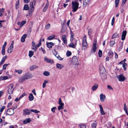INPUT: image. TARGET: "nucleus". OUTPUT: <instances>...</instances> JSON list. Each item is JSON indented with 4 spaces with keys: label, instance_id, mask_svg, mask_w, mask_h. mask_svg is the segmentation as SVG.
Wrapping results in <instances>:
<instances>
[{
    "label": "nucleus",
    "instance_id": "f257e3e1",
    "mask_svg": "<svg viewBox=\"0 0 128 128\" xmlns=\"http://www.w3.org/2000/svg\"><path fill=\"white\" fill-rule=\"evenodd\" d=\"M32 77V74H26L19 78V82H20L22 83L28 79L31 78Z\"/></svg>",
    "mask_w": 128,
    "mask_h": 128
},
{
    "label": "nucleus",
    "instance_id": "f03ea898",
    "mask_svg": "<svg viewBox=\"0 0 128 128\" xmlns=\"http://www.w3.org/2000/svg\"><path fill=\"white\" fill-rule=\"evenodd\" d=\"M36 3V1L35 0H33L32 2H31L30 3V7L29 8L28 14L29 16H32V12L34 10V6L35 5Z\"/></svg>",
    "mask_w": 128,
    "mask_h": 128
},
{
    "label": "nucleus",
    "instance_id": "7ed1b4c3",
    "mask_svg": "<svg viewBox=\"0 0 128 128\" xmlns=\"http://www.w3.org/2000/svg\"><path fill=\"white\" fill-rule=\"evenodd\" d=\"M71 64L75 69L78 68V62L76 56H74L73 57L72 60Z\"/></svg>",
    "mask_w": 128,
    "mask_h": 128
},
{
    "label": "nucleus",
    "instance_id": "20e7f679",
    "mask_svg": "<svg viewBox=\"0 0 128 128\" xmlns=\"http://www.w3.org/2000/svg\"><path fill=\"white\" fill-rule=\"evenodd\" d=\"M76 1H73L72 2V9L73 12H76L78 8L79 4Z\"/></svg>",
    "mask_w": 128,
    "mask_h": 128
},
{
    "label": "nucleus",
    "instance_id": "39448f33",
    "mask_svg": "<svg viewBox=\"0 0 128 128\" xmlns=\"http://www.w3.org/2000/svg\"><path fill=\"white\" fill-rule=\"evenodd\" d=\"M86 36H84L82 40V50H85L88 47V44L86 40Z\"/></svg>",
    "mask_w": 128,
    "mask_h": 128
},
{
    "label": "nucleus",
    "instance_id": "423d86ee",
    "mask_svg": "<svg viewBox=\"0 0 128 128\" xmlns=\"http://www.w3.org/2000/svg\"><path fill=\"white\" fill-rule=\"evenodd\" d=\"M6 116L10 115L11 116L14 113V111L12 108H9L5 112Z\"/></svg>",
    "mask_w": 128,
    "mask_h": 128
},
{
    "label": "nucleus",
    "instance_id": "0eeeda50",
    "mask_svg": "<svg viewBox=\"0 0 128 128\" xmlns=\"http://www.w3.org/2000/svg\"><path fill=\"white\" fill-rule=\"evenodd\" d=\"M14 85L13 84H10L8 86V94H12L14 88H13Z\"/></svg>",
    "mask_w": 128,
    "mask_h": 128
},
{
    "label": "nucleus",
    "instance_id": "6e6552de",
    "mask_svg": "<svg viewBox=\"0 0 128 128\" xmlns=\"http://www.w3.org/2000/svg\"><path fill=\"white\" fill-rule=\"evenodd\" d=\"M97 40L96 39H95L94 41L92 46L91 50V52H92L93 51L94 52H95L96 50L97 47H96Z\"/></svg>",
    "mask_w": 128,
    "mask_h": 128
},
{
    "label": "nucleus",
    "instance_id": "1a4fd4ad",
    "mask_svg": "<svg viewBox=\"0 0 128 128\" xmlns=\"http://www.w3.org/2000/svg\"><path fill=\"white\" fill-rule=\"evenodd\" d=\"M58 104L60 105L58 107V109L59 110L62 109H63L64 104L62 102V101L61 98H60L59 99Z\"/></svg>",
    "mask_w": 128,
    "mask_h": 128
},
{
    "label": "nucleus",
    "instance_id": "9d476101",
    "mask_svg": "<svg viewBox=\"0 0 128 128\" xmlns=\"http://www.w3.org/2000/svg\"><path fill=\"white\" fill-rule=\"evenodd\" d=\"M117 77L119 81L123 82L125 80V77L123 76L122 74H120L117 76Z\"/></svg>",
    "mask_w": 128,
    "mask_h": 128
},
{
    "label": "nucleus",
    "instance_id": "9b49d317",
    "mask_svg": "<svg viewBox=\"0 0 128 128\" xmlns=\"http://www.w3.org/2000/svg\"><path fill=\"white\" fill-rule=\"evenodd\" d=\"M127 31L126 30L123 31L122 35L121 40H124L126 38V35Z\"/></svg>",
    "mask_w": 128,
    "mask_h": 128
},
{
    "label": "nucleus",
    "instance_id": "f8f14e48",
    "mask_svg": "<svg viewBox=\"0 0 128 128\" xmlns=\"http://www.w3.org/2000/svg\"><path fill=\"white\" fill-rule=\"evenodd\" d=\"M100 108V111L101 114L102 115H104L106 114V113L104 112L102 107L101 105L100 104L99 105Z\"/></svg>",
    "mask_w": 128,
    "mask_h": 128
},
{
    "label": "nucleus",
    "instance_id": "ddd939ff",
    "mask_svg": "<svg viewBox=\"0 0 128 128\" xmlns=\"http://www.w3.org/2000/svg\"><path fill=\"white\" fill-rule=\"evenodd\" d=\"M90 0H83V5L84 7H86L87 6Z\"/></svg>",
    "mask_w": 128,
    "mask_h": 128
},
{
    "label": "nucleus",
    "instance_id": "4468645a",
    "mask_svg": "<svg viewBox=\"0 0 128 128\" xmlns=\"http://www.w3.org/2000/svg\"><path fill=\"white\" fill-rule=\"evenodd\" d=\"M44 60L45 61L47 62H48L50 63H54L53 61L50 59L46 57H45L44 58Z\"/></svg>",
    "mask_w": 128,
    "mask_h": 128
},
{
    "label": "nucleus",
    "instance_id": "2eb2a0df",
    "mask_svg": "<svg viewBox=\"0 0 128 128\" xmlns=\"http://www.w3.org/2000/svg\"><path fill=\"white\" fill-rule=\"evenodd\" d=\"M98 86V84H95L92 88V89L93 91L96 90Z\"/></svg>",
    "mask_w": 128,
    "mask_h": 128
},
{
    "label": "nucleus",
    "instance_id": "dca6fc26",
    "mask_svg": "<svg viewBox=\"0 0 128 128\" xmlns=\"http://www.w3.org/2000/svg\"><path fill=\"white\" fill-rule=\"evenodd\" d=\"M30 113L29 110L28 109H25L23 110V114L24 116L29 114Z\"/></svg>",
    "mask_w": 128,
    "mask_h": 128
},
{
    "label": "nucleus",
    "instance_id": "f3484780",
    "mask_svg": "<svg viewBox=\"0 0 128 128\" xmlns=\"http://www.w3.org/2000/svg\"><path fill=\"white\" fill-rule=\"evenodd\" d=\"M100 76L102 78L103 80H104L106 78V75L104 73H100Z\"/></svg>",
    "mask_w": 128,
    "mask_h": 128
},
{
    "label": "nucleus",
    "instance_id": "a211bd4d",
    "mask_svg": "<svg viewBox=\"0 0 128 128\" xmlns=\"http://www.w3.org/2000/svg\"><path fill=\"white\" fill-rule=\"evenodd\" d=\"M100 100L101 102H103L105 99L106 97L104 95L101 94L100 95Z\"/></svg>",
    "mask_w": 128,
    "mask_h": 128
},
{
    "label": "nucleus",
    "instance_id": "6ab92c4d",
    "mask_svg": "<svg viewBox=\"0 0 128 128\" xmlns=\"http://www.w3.org/2000/svg\"><path fill=\"white\" fill-rule=\"evenodd\" d=\"M38 68V66L36 65H34L31 66L30 68V70L32 71L35 69Z\"/></svg>",
    "mask_w": 128,
    "mask_h": 128
},
{
    "label": "nucleus",
    "instance_id": "aec40b11",
    "mask_svg": "<svg viewBox=\"0 0 128 128\" xmlns=\"http://www.w3.org/2000/svg\"><path fill=\"white\" fill-rule=\"evenodd\" d=\"M34 98L33 94L32 93L30 94L28 96L29 100L30 101H32L34 100Z\"/></svg>",
    "mask_w": 128,
    "mask_h": 128
},
{
    "label": "nucleus",
    "instance_id": "412c9836",
    "mask_svg": "<svg viewBox=\"0 0 128 128\" xmlns=\"http://www.w3.org/2000/svg\"><path fill=\"white\" fill-rule=\"evenodd\" d=\"M62 40L63 41L64 43L65 44H67V42L65 35H63L62 36Z\"/></svg>",
    "mask_w": 128,
    "mask_h": 128
},
{
    "label": "nucleus",
    "instance_id": "4be33fe9",
    "mask_svg": "<svg viewBox=\"0 0 128 128\" xmlns=\"http://www.w3.org/2000/svg\"><path fill=\"white\" fill-rule=\"evenodd\" d=\"M27 36V35L26 34H24L22 36L21 39V41L22 42H24L25 41V38Z\"/></svg>",
    "mask_w": 128,
    "mask_h": 128
},
{
    "label": "nucleus",
    "instance_id": "5701e85b",
    "mask_svg": "<svg viewBox=\"0 0 128 128\" xmlns=\"http://www.w3.org/2000/svg\"><path fill=\"white\" fill-rule=\"evenodd\" d=\"M118 34L117 33H115L112 35V39H113L115 38H118Z\"/></svg>",
    "mask_w": 128,
    "mask_h": 128
},
{
    "label": "nucleus",
    "instance_id": "b1692460",
    "mask_svg": "<svg viewBox=\"0 0 128 128\" xmlns=\"http://www.w3.org/2000/svg\"><path fill=\"white\" fill-rule=\"evenodd\" d=\"M8 77L7 76H3L0 77V80H4L8 79Z\"/></svg>",
    "mask_w": 128,
    "mask_h": 128
},
{
    "label": "nucleus",
    "instance_id": "393cba45",
    "mask_svg": "<svg viewBox=\"0 0 128 128\" xmlns=\"http://www.w3.org/2000/svg\"><path fill=\"white\" fill-rule=\"evenodd\" d=\"M63 67V65L59 64H56V67L57 68L60 69L62 68Z\"/></svg>",
    "mask_w": 128,
    "mask_h": 128
},
{
    "label": "nucleus",
    "instance_id": "a878e982",
    "mask_svg": "<svg viewBox=\"0 0 128 128\" xmlns=\"http://www.w3.org/2000/svg\"><path fill=\"white\" fill-rule=\"evenodd\" d=\"M46 44L48 48H51L54 45L53 43L52 42H50L46 43Z\"/></svg>",
    "mask_w": 128,
    "mask_h": 128
},
{
    "label": "nucleus",
    "instance_id": "bb28decb",
    "mask_svg": "<svg viewBox=\"0 0 128 128\" xmlns=\"http://www.w3.org/2000/svg\"><path fill=\"white\" fill-rule=\"evenodd\" d=\"M31 121L30 118H27L24 121V124H26L27 123H30Z\"/></svg>",
    "mask_w": 128,
    "mask_h": 128
},
{
    "label": "nucleus",
    "instance_id": "cd10ccee",
    "mask_svg": "<svg viewBox=\"0 0 128 128\" xmlns=\"http://www.w3.org/2000/svg\"><path fill=\"white\" fill-rule=\"evenodd\" d=\"M55 37V36L54 35H52L50 36L47 38V40H51L54 39Z\"/></svg>",
    "mask_w": 128,
    "mask_h": 128
},
{
    "label": "nucleus",
    "instance_id": "c85d7f7f",
    "mask_svg": "<svg viewBox=\"0 0 128 128\" xmlns=\"http://www.w3.org/2000/svg\"><path fill=\"white\" fill-rule=\"evenodd\" d=\"M13 48V46H10L9 48H8V53H11L12 51Z\"/></svg>",
    "mask_w": 128,
    "mask_h": 128
},
{
    "label": "nucleus",
    "instance_id": "c756f323",
    "mask_svg": "<svg viewBox=\"0 0 128 128\" xmlns=\"http://www.w3.org/2000/svg\"><path fill=\"white\" fill-rule=\"evenodd\" d=\"M119 47L118 48L119 50H120L122 48L123 46V42H119Z\"/></svg>",
    "mask_w": 128,
    "mask_h": 128
},
{
    "label": "nucleus",
    "instance_id": "7c9ffc66",
    "mask_svg": "<svg viewBox=\"0 0 128 128\" xmlns=\"http://www.w3.org/2000/svg\"><path fill=\"white\" fill-rule=\"evenodd\" d=\"M29 8L28 4H25L24 5V10H28L29 9Z\"/></svg>",
    "mask_w": 128,
    "mask_h": 128
},
{
    "label": "nucleus",
    "instance_id": "2f4dec72",
    "mask_svg": "<svg viewBox=\"0 0 128 128\" xmlns=\"http://www.w3.org/2000/svg\"><path fill=\"white\" fill-rule=\"evenodd\" d=\"M48 6V4H46V5H45L44 7L43 10V11L44 12H45L47 9Z\"/></svg>",
    "mask_w": 128,
    "mask_h": 128
},
{
    "label": "nucleus",
    "instance_id": "473e14b6",
    "mask_svg": "<svg viewBox=\"0 0 128 128\" xmlns=\"http://www.w3.org/2000/svg\"><path fill=\"white\" fill-rule=\"evenodd\" d=\"M43 75L45 76H48L50 74V72L48 71H45L43 74Z\"/></svg>",
    "mask_w": 128,
    "mask_h": 128
},
{
    "label": "nucleus",
    "instance_id": "72a5a7b5",
    "mask_svg": "<svg viewBox=\"0 0 128 128\" xmlns=\"http://www.w3.org/2000/svg\"><path fill=\"white\" fill-rule=\"evenodd\" d=\"M42 40V39H40L39 40L38 44L36 45L35 47H36V48L39 47L41 45V44Z\"/></svg>",
    "mask_w": 128,
    "mask_h": 128
},
{
    "label": "nucleus",
    "instance_id": "f704fd0d",
    "mask_svg": "<svg viewBox=\"0 0 128 128\" xmlns=\"http://www.w3.org/2000/svg\"><path fill=\"white\" fill-rule=\"evenodd\" d=\"M108 56L110 57H112L113 56V52L111 50H110L108 52Z\"/></svg>",
    "mask_w": 128,
    "mask_h": 128
},
{
    "label": "nucleus",
    "instance_id": "c9c22d12",
    "mask_svg": "<svg viewBox=\"0 0 128 128\" xmlns=\"http://www.w3.org/2000/svg\"><path fill=\"white\" fill-rule=\"evenodd\" d=\"M15 72H16L18 73L19 74H20L22 73V70H15Z\"/></svg>",
    "mask_w": 128,
    "mask_h": 128
},
{
    "label": "nucleus",
    "instance_id": "e433bc0d",
    "mask_svg": "<svg viewBox=\"0 0 128 128\" xmlns=\"http://www.w3.org/2000/svg\"><path fill=\"white\" fill-rule=\"evenodd\" d=\"M96 122L95 121L92 124V128H96Z\"/></svg>",
    "mask_w": 128,
    "mask_h": 128
},
{
    "label": "nucleus",
    "instance_id": "4c0bfd02",
    "mask_svg": "<svg viewBox=\"0 0 128 128\" xmlns=\"http://www.w3.org/2000/svg\"><path fill=\"white\" fill-rule=\"evenodd\" d=\"M120 0H115V7L117 8L118 7V4L119 3Z\"/></svg>",
    "mask_w": 128,
    "mask_h": 128
},
{
    "label": "nucleus",
    "instance_id": "58836bf2",
    "mask_svg": "<svg viewBox=\"0 0 128 128\" xmlns=\"http://www.w3.org/2000/svg\"><path fill=\"white\" fill-rule=\"evenodd\" d=\"M30 111L31 112L36 113H39L40 112L39 111L37 110H36L31 109L30 110Z\"/></svg>",
    "mask_w": 128,
    "mask_h": 128
},
{
    "label": "nucleus",
    "instance_id": "ea45409f",
    "mask_svg": "<svg viewBox=\"0 0 128 128\" xmlns=\"http://www.w3.org/2000/svg\"><path fill=\"white\" fill-rule=\"evenodd\" d=\"M34 53L32 51L30 50V51L29 52V56L30 58L33 55Z\"/></svg>",
    "mask_w": 128,
    "mask_h": 128
},
{
    "label": "nucleus",
    "instance_id": "a19ab883",
    "mask_svg": "<svg viewBox=\"0 0 128 128\" xmlns=\"http://www.w3.org/2000/svg\"><path fill=\"white\" fill-rule=\"evenodd\" d=\"M79 126L80 128H86V125L84 124H80Z\"/></svg>",
    "mask_w": 128,
    "mask_h": 128
},
{
    "label": "nucleus",
    "instance_id": "79ce46f5",
    "mask_svg": "<svg viewBox=\"0 0 128 128\" xmlns=\"http://www.w3.org/2000/svg\"><path fill=\"white\" fill-rule=\"evenodd\" d=\"M69 47H72L73 48H74L75 47V45L72 42H71L70 44L68 45Z\"/></svg>",
    "mask_w": 128,
    "mask_h": 128
},
{
    "label": "nucleus",
    "instance_id": "37998d69",
    "mask_svg": "<svg viewBox=\"0 0 128 128\" xmlns=\"http://www.w3.org/2000/svg\"><path fill=\"white\" fill-rule=\"evenodd\" d=\"M70 41L72 42L73 40L74 35L72 31H71Z\"/></svg>",
    "mask_w": 128,
    "mask_h": 128
},
{
    "label": "nucleus",
    "instance_id": "c03bdc74",
    "mask_svg": "<svg viewBox=\"0 0 128 128\" xmlns=\"http://www.w3.org/2000/svg\"><path fill=\"white\" fill-rule=\"evenodd\" d=\"M72 54L71 52L69 51L68 50L66 53V55L67 56L69 57Z\"/></svg>",
    "mask_w": 128,
    "mask_h": 128
},
{
    "label": "nucleus",
    "instance_id": "a18cd8bd",
    "mask_svg": "<svg viewBox=\"0 0 128 128\" xmlns=\"http://www.w3.org/2000/svg\"><path fill=\"white\" fill-rule=\"evenodd\" d=\"M102 51L100 50H99L98 52V55L100 57H101L102 56Z\"/></svg>",
    "mask_w": 128,
    "mask_h": 128
},
{
    "label": "nucleus",
    "instance_id": "49530a36",
    "mask_svg": "<svg viewBox=\"0 0 128 128\" xmlns=\"http://www.w3.org/2000/svg\"><path fill=\"white\" fill-rule=\"evenodd\" d=\"M52 52L56 56H57V55H58L57 54V52L55 49H54V50L52 51Z\"/></svg>",
    "mask_w": 128,
    "mask_h": 128
},
{
    "label": "nucleus",
    "instance_id": "de8ad7c7",
    "mask_svg": "<svg viewBox=\"0 0 128 128\" xmlns=\"http://www.w3.org/2000/svg\"><path fill=\"white\" fill-rule=\"evenodd\" d=\"M26 21L25 20L22 21L21 23L20 27H22L24 26L26 23Z\"/></svg>",
    "mask_w": 128,
    "mask_h": 128
},
{
    "label": "nucleus",
    "instance_id": "09e8293b",
    "mask_svg": "<svg viewBox=\"0 0 128 128\" xmlns=\"http://www.w3.org/2000/svg\"><path fill=\"white\" fill-rule=\"evenodd\" d=\"M56 109V108L55 107H54L51 109V110L54 113L55 112V110Z\"/></svg>",
    "mask_w": 128,
    "mask_h": 128
},
{
    "label": "nucleus",
    "instance_id": "8fccbe9b",
    "mask_svg": "<svg viewBox=\"0 0 128 128\" xmlns=\"http://www.w3.org/2000/svg\"><path fill=\"white\" fill-rule=\"evenodd\" d=\"M56 57L59 60H62L63 59V58H61L58 54L57 55Z\"/></svg>",
    "mask_w": 128,
    "mask_h": 128
},
{
    "label": "nucleus",
    "instance_id": "3c124183",
    "mask_svg": "<svg viewBox=\"0 0 128 128\" xmlns=\"http://www.w3.org/2000/svg\"><path fill=\"white\" fill-rule=\"evenodd\" d=\"M127 64L126 63H124L122 64V67L124 68V70H126V68L125 67L127 66Z\"/></svg>",
    "mask_w": 128,
    "mask_h": 128
},
{
    "label": "nucleus",
    "instance_id": "603ef678",
    "mask_svg": "<svg viewBox=\"0 0 128 128\" xmlns=\"http://www.w3.org/2000/svg\"><path fill=\"white\" fill-rule=\"evenodd\" d=\"M115 44V42L113 41H111L110 42V46H113Z\"/></svg>",
    "mask_w": 128,
    "mask_h": 128
},
{
    "label": "nucleus",
    "instance_id": "864d4df0",
    "mask_svg": "<svg viewBox=\"0 0 128 128\" xmlns=\"http://www.w3.org/2000/svg\"><path fill=\"white\" fill-rule=\"evenodd\" d=\"M19 1H18L17 2L16 4V8H17L19 6Z\"/></svg>",
    "mask_w": 128,
    "mask_h": 128
},
{
    "label": "nucleus",
    "instance_id": "5fc2aeb1",
    "mask_svg": "<svg viewBox=\"0 0 128 128\" xmlns=\"http://www.w3.org/2000/svg\"><path fill=\"white\" fill-rule=\"evenodd\" d=\"M114 17L112 19V22H111V25L112 26H113L114 24Z\"/></svg>",
    "mask_w": 128,
    "mask_h": 128
},
{
    "label": "nucleus",
    "instance_id": "6e6d98bb",
    "mask_svg": "<svg viewBox=\"0 0 128 128\" xmlns=\"http://www.w3.org/2000/svg\"><path fill=\"white\" fill-rule=\"evenodd\" d=\"M92 29L90 28V29L88 30V35H89V36H90V35L92 33Z\"/></svg>",
    "mask_w": 128,
    "mask_h": 128
},
{
    "label": "nucleus",
    "instance_id": "4d7b16f0",
    "mask_svg": "<svg viewBox=\"0 0 128 128\" xmlns=\"http://www.w3.org/2000/svg\"><path fill=\"white\" fill-rule=\"evenodd\" d=\"M127 0H122V2L121 6H123L126 3Z\"/></svg>",
    "mask_w": 128,
    "mask_h": 128
},
{
    "label": "nucleus",
    "instance_id": "13d9d810",
    "mask_svg": "<svg viewBox=\"0 0 128 128\" xmlns=\"http://www.w3.org/2000/svg\"><path fill=\"white\" fill-rule=\"evenodd\" d=\"M6 108V107L5 106H4L2 107V108L0 110V112H2L3 110L5 109Z\"/></svg>",
    "mask_w": 128,
    "mask_h": 128
},
{
    "label": "nucleus",
    "instance_id": "bf43d9fd",
    "mask_svg": "<svg viewBox=\"0 0 128 128\" xmlns=\"http://www.w3.org/2000/svg\"><path fill=\"white\" fill-rule=\"evenodd\" d=\"M5 49L2 48V54L3 55H4L5 54Z\"/></svg>",
    "mask_w": 128,
    "mask_h": 128
},
{
    "label": "nucleus",
    "instance_id": "052dcab7",
    "mask_svg": "<svg viewBox=\"0 0 128 128\" xmlns=\"http://www.w3.org/2000/svg\"><path fill=\"white\" fill-rule=\"evenodd\" d=\"M7 58V56H4L2 58V60L4 62L5 60Z\"/></svg>",
    "mask_w": 128,
    "mask_h": 128
},
{
    "label": "nucleus",
    "instance_id": "680f3d73",
    "mask_svg": "<svg viewBox=\"0 0 128 128\" xmlns=\"http://www.w3.org/2000/svg\"><path fill=\"white\" fill-rule=\"evenodd\" d=\"M50 27V25L49 24H48L46 26V29L48 30Z\"/></svg>",
    "mask_w": 128,
    "mask_h": 128
},
{
    "label": "nucleus",
    "instance_id": "e2e57ef3",
    "mask_svg": "<svg viewBox=\"0 0 128 128\" xmlns=\"http://www.w3.org/2000/svg\"><path fill=\"white\" fill-rule=\"evenodd\" d=\"M107 88L108 89H109V90H113L112 88L110 85H108L107 86Z\"/></svg>",
    "mask_w": 128,
    "mask_h": 128
},
{
    "label": "nucleus",
    "instance_id": "0e129e2a",
    "mask_svg": "<svg viewBox=\"0 0 128 128\" xmlns=\"http://www.w3.org/2000/svg\"><path fill=\"white\" fill-rule=\"evenodd\" d=\"M8 64H4L3 66V69L5 70L6 68V67L8 66Z\"/></svg>",
    "mask_w": 128,
    "mask_h": 128
},
{
    "label": "nucleus",
    "instance_id": "69168bd1",
    "mask_svg": "<svg viewBox=\"0 0 128 128\" xmlns=\"http://www.w3.org/2000/svg\"><path fill=\"white\" fill-rule=\"evenodd\" d=\"M6 44V42H5L4 43V44L2 46V48L5 49Z\"/></svg>",
    "mask_w": 128,
    "mask_h": 128
},
{
    "label": "nucleus",
    "instance_id": "338daca9",
    "mask_svg": "<svg viewBox=\"0 0 128 128\" xmlns=\"http://www.w3.org/2000/svg\"><path fill=\"white\" fill-rule=\"evenodd\" d=\"M32 92L34 94L36 95V94L35 92V90L34 89L32 91Z\"/></svg>",
    "mask_w": 128,
    "mask_h": 128
},
{
    "label": "nucleus",
    "instance_id": "774afa93",
    "mask_svg": "<svg viewBox=\"0 0 128 128\" xmlns=\"http://www.w3.org/2000/svg\"><path fill=\"white\" fill-rule=\"evenodd\" d=\"M30 2V0H24V2L26 3H28Z\"/></svg>",
    "mask_w": 128,
    "mask_h": 128
}]
</instances>
